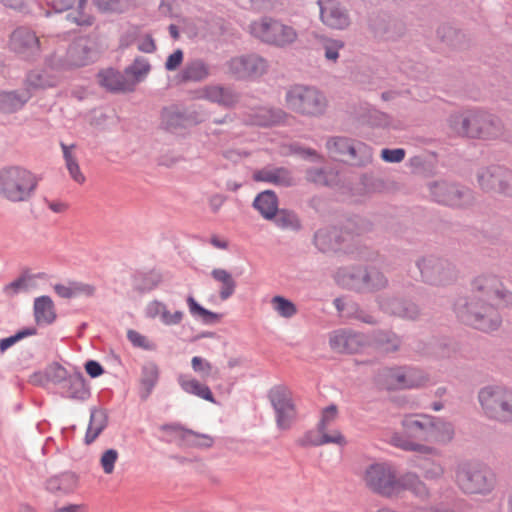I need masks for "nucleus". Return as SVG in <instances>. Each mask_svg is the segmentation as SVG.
Returning a JSON list of instances; mask_svg holds the SVG:
<instances>
[{"instance_id":"f257e3e1","label":"nucleus","mask_w":512,"mask_h":512,"mask_svg":"<svg viewBox=\"0 0 512 512\" xmlns=\"http://www.w3.org/2000/svg\"><path fill=\"white\" fill-rule=\"evenodd\" d=\"M512 304V292L493 275L479 276L472 282L468 296L455 304L457 317L464 323L485 332L494 331L501 325L498 307Z\"/></svg>"},{"instance_id":"f03ea898","label":"nucleus","mask_w":512,"mask_h":512,"mask_svg":"<svg viewBox=\"0 0 512 512\" xmlns=\"http://www.w3.org/2000/svg\"><path fill=\"white\" fill-rule=\"evenodd\" d=\"M365 485L383 496L398 495L404 490L411 491L419 498H427L429 490L415 473H406L397 478L394 469L385 463L369 465L363 472Z\"/></svg>"},{"instance_id":"7ed1b4c3","label":"nucleus","mask_w":512,"mask_h":512,"mask_svg":"<svg viewBox=\"0 0 512 512\" xmlns=\"http://www.w3.org/2000/svg\"><path fill=\"white\" fill-rule=\"evenodd\" d=\"M453 429L444 418H424V421L406 420L403 432L392 437V443L404 450L430 452L431 450L417 441L445 442L452 438Z\"/></svg>"},{"instance_id":"20e7f679","label":"nucleus","mask_w":512,"mask_h":512,"mask_svg":"<svg viewBox=\"0 0 512 512\" xmlns=\"http://www.w3.org/2000/svg\"><path fill=\"white\" fill-rule=\"evenodd\" d=\"M38 185L36 176L29 170L12 166L0 171V196L12 203L31 199Z\"/></svg>"},{"instance_id":"39448f33","label":"nucleus","mask_w":512,"mask_h":512,"mask_svg":"<svg viewBox=\"0 0 512 512\" xmlns=\"http://www.w3.org/2000/svg\"><path fill=\"white\" fill-rule=\"evenodd\" d=\"M449 123L457 134L472 138L492 139L501 133L500 122L485 112L454 114L450 117Z\"/></svg>"},{"instance_id":"423d86ee","label":"nucleus","mask_w":512,"mask_h":512,"mask_svg":"<svg viewBox=\"0 0 512 512\" xmlns=\"http://www.w3.org/2000/svg\"><path fill=\"white\" fill-rule=\"evenodd\" d=\"M248 32L255 39L271 46L285 48L298 39L296 29L272 17H261L252 21Z\"/></svg>"},{"instance_id":"0eeeda50","label":"nucleus","mask_w":512,"mask_h":512,"mask_svg":"<svg viewBox=\"0 0 512 512\" xmlns=\"http://www.w3.org/2000/svg\"><path fill=\"white\" fill-rule=\"evenodd\" d=\"M457 486L468 494H487L495 485L494 474L477 462H462L455 470Z\"/></svg>"},{"instance_id":"6e6552de","label":"nucleus","mask_w":512,"mask_h":512,"mask_svg":"<svg viewBox=\"0 0 512 512\" xmlns=\"http://www.w3.org/2000/svg\"><path fill=\"white\" fill-rule=\"evenodd\" d=\"M285 102L291 111L306 116H318L327 106L326 98L320 91L304 85L290 87L286 91Z\"/></svg>"},{"instance_id":"1a4fd4ad","label":"nucleus","mask_w":512,"mask_h":512,"mask_svg":"<svg viewBox=\"0 0 512 512\" xmlns=\"http://www.w3.org/2000/svg\"><path fill=\"white\" fill-rule=\"evenodd\" d=\"M191 367L195 374H197L202 381L189 374H181L178 376V384L181 389L191 395L201 399L214 402V396L205 381L216 374V370L210 361L207 359L194 356L191 359Z\"/></svg>"},{"instance_id":"9d476101","label":"nucleus","mask_w":512,"mask_h":512,"mask_svg":"<svg viewBox=\"0 0 512 512\" xmlns=\"http://www.w3.org/2000/svg\"><path fill=\"white\" fill-rule=\"evenodd\" d=\"M425 382L424 374L414 368H386L378 375L379 385L386 390L417 388Z\"/></svg>"},{"instance_id":"9b49d317","label":"nucleus","mask_w":512,"mask_h":512,"mask_svg":"<svg viewBox=\"0 0 512 512\" xmlns=\"http://www.w3.org/2000/svg\"><path fill=\"white\" fill-rule=\"evenodd\" d=\"M478 401L485 413L512 414V390L505 386L491 384L481 388Z\"/></svg>"},{"instance_id":"f8f14e48","label":"nucleus","mask_w":512,"mask_h":512,"mask_svg":"<svg viewBox=\"0 0 512 512\" xmlns=\"http://www.w3.org/2000/svg\"><path fill=\"white\" fill-rule=\"evenodd\" d=\"M228 69L239 78L258 77L267 71L268 63L257 54H249L232 58Z\"/></svg>"},{"instance_id":"ddd939ff","label":"nucleus","mask_w":512,"mask_h":512,"mask_svg":"<svg viewBox=\"0 0 512 512\" xmlns=\"http://www.w3.org/2000/svg\"><path fill=\"white\" fill-rule=\"evenodd\" d=\"M320 6V19L324 25L332 29H345L350 24L348 13L340 7L335 0L322 2L318 0Z\"/></svg>"},{"instance_id":"4468645a","label":"nucleus","mask_w":512,"mask_h":512,"mask_svg":"<svg viewBox=\"0 0 512 512\" xmlns=\"http://www.w3.org/2000/svg\"><path fill=\"white\" fill-rule=\"evenodd\" d=\"M479 183L484 190L512 195V176L501 168L483 171L479 175Z\"/></svg>"},{"instance_id":"2eb2a0df","label":"nucleus","mask_w":512,"mask_h":512,"mask_svg":"<svg viewBox=\"0 0 512 512\" xmlns=\"http://www.w3.org/2000/svg\"><path fill=\"white\" fill-rule=\"evenodd\" d=\"M10 48L17 54L29 56L39 52L40 42L34 32L20 27L14 30L10 37Z\"/></svg>"},{"instance_id":"dca6fc26","label":"nucleus","mask_w":512,"mask_h":512,"mask_svg":"<svg viewBox=\"0 0 512 512\" xmlns=\"http://www.w3.org/2000/svg\"><path fill=\"white\" fill-rule=\"evenodd\" d=\"M329 420L331 418H321L314 429L305 433L300 439V444L303 446H320L328 443H335L344 445L345 439L342 434H323L325 428H329Z\"/></svg>"},{"instance_id":"f3484780","label":"nucleus","mask_w":512,"mask_h":512,"mask_svg":"<svg viewBox=\"0 0 512 512\" xmlns=\"http://www.w3.org/2000/svg\"><path fill=\"white\" fill-rule=\"evenodd\" d=\"M271 405L278 416H290L297 413L292 393L283 386H276L268 394Z\"/></svg>"},{"instance_id":"a211bd4d","label":"nucleus","mask_w":512,"mask_h":512,"mask_svg":"<svg viewBox=\"0 0 512 512\" xmlns=\"http://www.w3.org/2000/svg\"><path fill=\"white\" fill-rule=\"evenodd\" d=\"M145 314L148 318H159L166 326L178 325L182 322L184 313L180 310L171 312L164 302L153 300L145 307Z\"/></svg>"},{"instance_id":"6ab92c4d","label":"nucleus","mask_w":512,"mask_h":512,"mask_svg":"<svg viewBox=\"0 0 512 512\" xmlns=\"http://www.w3.org/2000/svg\"><path fill=\"white\" fill-rule=\"evenodd\" d=\"M422 276L434 284H442L451 278L448 264L439 260H423L418 264Z\"/></svg>"},{"instance_id":"aec40b11","label":"nucleus","mask_w":512,"mask_h":512,"mask_svg":"<svg viewBox=\"0 0 512 512\" xmlns=\"http://www.w3.org/2000/svg\"><path fill=\"white\" fill-rule=\"evenodd\" d=\"M55 293L64 299L76 297H93L96 293V287L93 284L81 281H68L67 283L55 284L53 287Z\"/></svg>"},{"instance_id":"412c9836","label":"nucleus","mask_w":512,"mask_h":512,"mask_svg":"<svg viewBox=\"0 0 512 512\" xmlns=\"http://www.w3.org/2000/svg\"><path fill=\"white\" fill-rule=\"evenodd\" d=\"M364 343V337L349 331L335 332L330 338L331 347L338 352L356 353Z\"/></svg>"},{"instance_id":"4be33fe9","label":"nucleus","mask_w":512,"mask_h":512,"mask_svg":"<svg viewBox=\"0 0 512 512\" xmlns=\"http://www.w3.org/2000/svg\"><path fill=\"white\" fill-rule=\"evenodd\" d=\"M255 181L267 182L276 186H291L294 184V178L289 170L283 167H265L254 173Z\"/></svg>"},{"instance_id":"5701e85b","label":"nucleus","mask_w":512,"mask_h":512,"mask_svg":"<svg viewBox=\"0 0 512 512\" xmlns=\"http://www.w3.org/2000/svg\"><path fill=\"white\" fill-rule=\"evenodd\" d=\"M79 484L78 476L73 472H65L50 477L46 481V489L57 495H66L74 492Z\"/></svg>"},{"instance_id":"b1692460","label":"nucleus","mask_w":512,"mask_h":512,"mask_svg":"<svg viewBox=\"0 0 512 512\" xmlns=\"http://www.w3.org/2000/svg\"><path fill=\"white\" fill-rule=\"evenodd\" d=\"M327 148L334 156H350L354 158L357 151L361 152L364 156H370V149L361 143L354 145L347 138L337 137L328 140Z\"/></svg>"},{"instance_id":"393cba45","label":"nucleus","mask_w":512,"mask_h":512,"mask_svg":"<svg viewBox=\"0 0 512 512\" xmlns=\"http://www.w3.org/2000/svg\"><path fill=\"white\" fill-rule=\"evenodd\" d=\"M33 313L35 321L39 325H50L57 317L54 302L49 296L35 298Z\"/></svg>"},{"instance_id":"a878e982","label":"nucleus","mask_w":512,"mask_h":512,"mask_svg":"<svg viewBox=\"0 0 512 512\" xmlns=\"http://www.w3.org/2000/svg\"><path fill=\"white\" fill-rule=\"evenodd\" d=\"M431 193L434 199L443 204L460 206L463 193L455 185L447 183H436L431 187Z\"/></svg>"},{"instance_id":"bb28decb","label":"nucleus","mask_w":512,"mask_h":512,"mask_svg":"<svg viewBox=\"0 0 512 512\" xmlns=\"http://www.w3.org/2000/svg\"><path fill=\"white\" fill-rule=\"evenodd\" d=\"M98 78L101 86L111 91H132L135 86V82H128L123 75L112 69L100 72Z\"/></svg>"},{"instance_id":"cd10ccee","label":"nucleus","mask_w":512,"mask_h":512,"mask_svg":"<svg viewBox=\"0 0 512 512\" xmlns=\"http://www.w3.org/2000/svg\"><path fill=\"white\" fill-rule=\"evenodd\" d=\"M254 207L264 218H273L278 210V201L275 193L270 190L260 193L254 200Z\"/></svg>"},{"instance_id":"c85d7f7f","label":"nucleus","mask_w":512,"mask_h":512,"mask_svg":"<svg viewBox=\"0 0 512 512\" xmlns=\"http://www.w3.org/2000/svg\"><path fill=\"white\" fill-rule=\"evenodd\" d=\"M30 94L23 92H0V111L4 113H12L23 107L29 100Z\"/></svg>"},{"instance_id":"c756f323","label":"nucleus","mask_w":512,"mask_h":512,"mask_svg":"<svg viewBox=\"0 0 512 512\" xmlns=\"http://www.w3.org/2000/svg\"><path fill=\"white\" fill-rule=\"evenodd\" d=\"M202 97L227 107L232 106L237 101V96L231 90L219 86L204 88Z\"/></svg>"},{"instance_id":"7c9ffc66","label":"nucleus","mask_w":512,"mask_h":512,"mask_svg":"<svg viewBox=\"0 0 512 512\" xmlns=\"http://www.w3.org/2000/svg\"><path fill=\"white\" fill-rule=\"evenodd\" d=\"M353 280H361L362 284L355 283L353 284L357 288H363L368 290L379 289L384 287L386 284V280L384 276L377 270L373 269L370 271H358L357 275L352 276Z\"/></svg>"},{"instance_id":"2f4dec72","label":"nucleus","mask_w":512,"mask_h":512,"mask_svg":"<svg viewBox=\"0 0 512 512\" xmlns=\"http://www.w3.org/2000/svg\"><path fill=\"white\" fill-rule=\"evenodd\" d=\"M61 148L63 151V156L66 164V168L69 172L70 177L78 184H83L86 180L84 174L82 173L80 166L78 164V160L73 153L74 145L68 146L64 143H61Z\"/></svg>"},{"instance_id":"473e14b6","label":"nucleus","mask_w":512,"mask_h":512,"mask_svg":"<svg viewBox=\"0 0 512 512\" xmlns=\"http://www.w3.org/2000/svg\"><path fill=\"white\" fill-rule=\"evenodd\" d=\"M211 275L215 281L221 284L219 294L222 300H226L234 294L236 282L227 270L221 268L214 269Z\"/></svg>"},{"instance_id":"72a5a7b5","label":"nucleus","mask_w":512,"mask_h":512,"mask_svg":"<svg viewBox=\"0 0 512 512\" xmlns=\"http://www.w3.org/2000/svg\"><path fill=\"white\" fill-rule=\"evenodd\" d=\"M183 438V444L197 447H211L213 445V438L206 434H198L190 430H185L182 427L173 428Z\"/></svg>"},{"instance_id":"f704fd0d","label":"nucleus","mask_w":512,"mask_h":512,"mask_svg":"<svg viewBox=\"0 0 512 512\" xmlns=\"http://www.w3.org/2000/svg\"><path fill=\"white\" fill-rule=\"evenodd\" d=\"M67 372L58 363H52L49 365L43 373H38L33 376V381L39 384H45L47 382L59 383L65 380Z\"/></svg>"},{"instance_id":"c9c22d12","label":"nucleus","mask_w":512,"mask_h":512,"mask_svg":"<svg viewBox=\"0 0 512 512\" xmlns=\"http://www.w3.org/2000/svg\"><path fill=\"white\" fill-rule=\"evenodd\" d=\"M209 75L208 67L200 60L188 63L181 72L183 81H201Z\"/></svg>"},{"instance_id":"e433bc0d","label":"nucleus","mask_w":512,"mask_h":512,"mask_svg":"<svg viewBox=\"0 0 512 512\" xmlns=\"http://www.w3.org/2000/svg\"><path fill=\"white\" fill-rule=\"evenodd\" d=\"M66 20L70 24L79 27H90L94 23V17L86 11V0H79L78 8L67 14Z\"/></svg>"},{"instance_id":"4c0bfd02","label":"nucleus","mask_w":512,"mask_h":512,"mask_svg":"<svg viewBox=\"0 0 512 512\" xmlns=\"http://www.w3.org/2000/svg\"><path fill=\"white\" fill-rule=\"evenodd\" d=\"M57 82L56 77L49 75L45 71H32L26 79L27 86L33 89L53 87Z\"/></svg>"},{"instance_id":"58836bf2","label":"nucleus","mask_w":512,"mask_h":512,"mask_svg":"<svg viewBox=\"0 0 512 512\" xmlns=\"http://www.w3.org/2000/svg\"><path fill=\"white\" fill-rule=\"evenodd\" d=\"M285 117L286 114L280 109L261 108L256 114L254 123L260 126H271L282 122Z\"/></svg>"},{"instance_id":"ea45409f","label":"nucleus","mask_w":512,"mask_h":512,"mask_svg":"<svg viewBox=\"0 0 512 512\" xmlns=\"http://www.w3.org/2000/svg\"><path fill=\"white\" fill-rule=\"evenodd\" d=\"M162 281L158 271L151 270L135 276V285L141 291H150L156 288Z\"/></svg>"},{"instance_id":"a19ab883","label":"nucleus","mask_w":512,"mask_h":512,"mask_svg":"<svg viewBox=\"0 0 512 512\" xmlns=\"http://www.w3.org/2000/svg\"><path fill=\"white\" fill-rule=\"evenodd\" d=\"M271 304L281 317L291 318L297 313L296 305L282 296H274Z\"/></svg>"},{"instance_id":"79ce46f5","label":"nucleus","mask_w":512,"mask_h":512,"mask_svg":"<svg viewBox=\"0 0 512 512\" xmlns=\"http://www.w3.org/2000/svg\"><path fill=\"white\" fill-rule=\"evenodd\" d=\"M158 377L159 369L155 363L149 362L143 366L141 382L145 386L147 392H150L155 386L158 381Z\"/></svg>"},{"instance_id":"37998d69","label":"nucleus","mask_w":512,"mask_h":512,"mask_svg":"<svg viewBox=\"0 0 512 512\" xmlns=\"http://www.w3.org/2000/svg\"><path fill=\"white\" fill-rule=\"evenodd\" d=\"M187 305L191 315L194 317H198L203 321L210 322L213 320H218L219 318L217 314L200 306L192 296H189L187 298Z\"/></svg>"},{"instance_id":"c03bdc74","label":"nucleus","mask_w":512,"mask_h":512,"mask_svg":"<svg viewBox=\"0 0 512 512\" xmlns=\"http://www.w3.org/2000/svg\"><path fill=\"white\" fill-rule=\"evenodd\" d=\"M107 426L106 418H90L85 434V443L91 444Z\"/></svg>"},{"instance_id":"a18cd8bd","label":"nucleus","mask_w":512,"mask_h":512,"mask_svg":"<svg viewBox=\"0 0 512 512\" xmlns=\"http://www.w3.org/2000/svg\"><path fill=\"white\" fill-rule=\"evenodd\" d=\"M119 453L116 449H107L105 450L99 459L100 466L103 472L107 475H110L114 472L115 464L118 461Z\"/></svg>"},{"instance_id":"49530a36","label":"nucleus","mask_w":512,"mask_h":512,"mask_svg":"<svg viewBox=\"0 0 512 512\" xmlns=\"http://www.w3.org/2000/svg\"><path fill=\"white\" fill-rule=\"evenodd\" d=\"M37 333L36 328L29 327L26 329H23L21 331H18L15 335L1 339L0 340V352L4 353L7 349L12 347L14 344H16L18 341L22 340L25 337L33 336Z\"/></svg>"},{"instance_id":"de8ad7c7","label":"nucleus","mask_w":512,"mask_h":512,"mask_svg":"<svg viewBox=\"0 0 512 512\" xmlns=\"http://www.w3.org/2000/svg\"><path fill=\"white\" fill-rule=\"evenodd\" d=\"M30 287V279L28 277H19L16 280L5 285L3 292L8 297H13L20 292L27 291Z\"/></svg>"},{"instance_id":"09e8293b","label":"nucleus","mask_w":512,"mask_h":512,"mask_svg":"<svg viewBox=\"0 0 512 512\" xmlns=\"http://www.w3.org/2000/svg\"><path fill=\"white\" fill-rule=\"evenodd\" d=\"M150 65L144 58H137L132 65L126 69V73L135 77V83L148 74Z\"/></svg>"},{"instance_id":"8fccbe9b","label":"nucleus","mask_w":512,"mask_h":512,"mask_svg":"<svg viewBox=\"0 0 512 512\" xmlns=\"http://www.w3.org/2000/svg\"><path fill=\"white\" fill-rule=\"evenodd\" d=\"M392 312L400 317L414 319L417 316V308L412 303L393 301Z\"/></svg>"},{"instance_id":"3c124183","label":"nucleus","mask_w":512,"mask_h":512,"mask_svg":"<svg viewBox=\"0 0 512 512\" xmlns=\"http://www.w3.org/2000/svg\"><path fill=\"white\" fill-rule=\"evenodd\" d=\"M417 466L423 470L424 477L430 480L439 479L444 474V468L435 462L425 460L418 463Z\"/></svg>"},{"instance_id":"603ef678","label":"nucleus","mask_w":512,"mask_h":512,"mask_svg":"<svg viewBox=\"0 0 512 512\" xmlns=\"http://www.w3.org/2000/svg\"><path fill=\"white\" fill-rule=\"evenodd\" d=\"M336 236V231L330 233L317 232L314 237L315 244L323 251L336 250L338 246L331 243L332 238H336Z\"/></svg>"},{"instance_id":"864d4df0","label":"nucleus","mask_w":512,"mask_h":512,"mask_svg":"<svg viewBox=\"0 0 512 512\" xmlns=\"http://www.w3.org/2000/svg\"><path fill=\"white\" fill-rule=\"evenodd\" d=\"M343 42L339 40H326L324 43L325 57L328 60L336 61L339 54L338 51L343 48Z\"/></svg>"},{"instance_id":"5fc2aeb1","label":"nucleus","mask_w":512,"mask_h":512,"mask_svg":"<svg viewBox=\"0 0 512 512\" xmlns=\"http://www.w3.org/2000/svg\"><path fill=\"white\" fill-rule=\"evenodd\" d=\"M174 427H180L176 424L163 425L160 427L161 438L166 441H176L183 444V438L174 431Z\"/></svg>"},{"instance_id":"6e6d98bb","label":"nucleus","mask_w":512,"mask_h":512,"mask_svg":"<svg viewBox=\"0 0 512 512\" xmlns=\"http://www.w3.org/2000/svg\"><path fill=\"white\" fill-rule=\"evenodd\" d=\"M381 157L386 162H401L405 157L404 149H383Z\"/></svg>"},{"instance_id":"4d7b16f0","label":"nucleus","mask_w":512,"mask_h":512,"mask_svg":"<svg viewBox=\"0 0 512 512\" xmlns=\"http://www.w3.org/2000/svg\"><path fill=\"white\" fill-rule=\"evenodd\" d=\"M183 57V51L181 49H177L167 58L165 68L168 71L176 70L181 65Z\"/></svg>"},{"instance_id":"13d9d810","label":"nucleus","mask_w":512,"mask_h":512,"mask_svg":"<svg viewBox=\"0 0 512 512\" xmlns=\"http://www.w3.org/2000/svg\"><path fill=\"white\" fill-rule=\"evenodd\" d=\"M44 202L49 210H51L53 213H57V214L65 213L69 208V205L62 200L45 198Z\"/></svg>"},{"instance_id":"bf43d9fd","label":"nucleus","mask_w":512,"mask_h":512,"mask_svg":"<svg viewBox=\"0 0 512 512\" xmlns=\"http://www.w3.org/2000/svg\"><path fill=\"white\" fill-rule=\"evenodd\" d=\"M94 3L105 12H114L120 9V0H94Z\"/></svg>"},{"instance_id":"052dcab7","label":"nucleus","mask_w":512,"mask_h":512,"mask_svg":"<svg viewBox=\"0 0 512 512\" xmlns=\"http://www.w3.org/2000/svg\"><path fill=\"white\" fill-rule=\"evenodd\" d=\"M127 336L133 345L142 347V348H148L147 338L145 336L141 335L140 333L130 330V331H128Z\"/></svg>"},{"instance_id":"680f3d73","label":"nucleus","mask_w":512,"mask_h":512,"mask_svg":"<svg viewBox=\"0 0 512 512\" xmlns=\"http://www.w3.org/2000/svg\"><path fill=\"white\" fill-rule=\"evenodd\" d=\"M46 5L50 6L57 12H62L70 8L73 0H44Z\"/></svg>"},{"instance_id":"e2e57ef3","label":"nucleus","mask_w":512,"mask_h":512,"mask_svg":"<svg viewBox=\"0 0 512 512\" xmlns=\"http://www.w3.org/2000/svg\"><path fill=\"white\" fill-rule=\"evenodd\" d=\"M138 49L145 53H152L156 45L151 36L147 35L138 41Z\"/></svg>"},{"instance_id":"0e129e2a","label":"nucleus","mask_w":512,"mask_h":512,"mask_svg":"<svg viewBox=\"0 0 512 512\" xmlns=\"http://www.w3.org/2000/svg\"><path fill=\"white\" fill-rule=\"evenodd\" d=\"M86 372L93 378L100 376L103 374L102 366L96 361H88L85 364Z\"/></svg>"},{"instance_id":"69168bd1","label":"nucleus","mask_w":512,"mask_h":512,"mask_svg":"<svg viewBox=\"0 0 512 512\" xmlns=\"http://www.w3.org/2000/svg\"><path fill=\"white\" fill-rule=\"evenodd\" d=\"M295 221H296V219L293 214L286 213L284 211H281L276 218L277 224L282 227L293 225L295 223Z\"/></svg>"},{"instance_id":"338daca9","label":"nucleus","mask_w":512,"mask_h":512,"mask_svg":"<svg viewBox=\"0 0 512 512\" xmlns=\"http://www.w3.org/2000/svg\"><path fill=\"white\" fill-rule=\"evenodd\" d=\"M55 512H88L86 506L72 504L55 510Z\"/></svg>"},{"instance_id":"774afa93","label":"nucleus","mask_w":512,"mask_h":512,"mask_svg":"<svg viewBox=\"0 0 512 512\" xmlns=\"http://www.w3.org/2000/svg\"><path fill=\"white\" fill-rule=\"evenodd\" d=\"M72 385L79 388L82 395L87 393V390L85 389L84 379L81 375L75 376L73 379H71Z\"/></svg>"}]
</instances>
